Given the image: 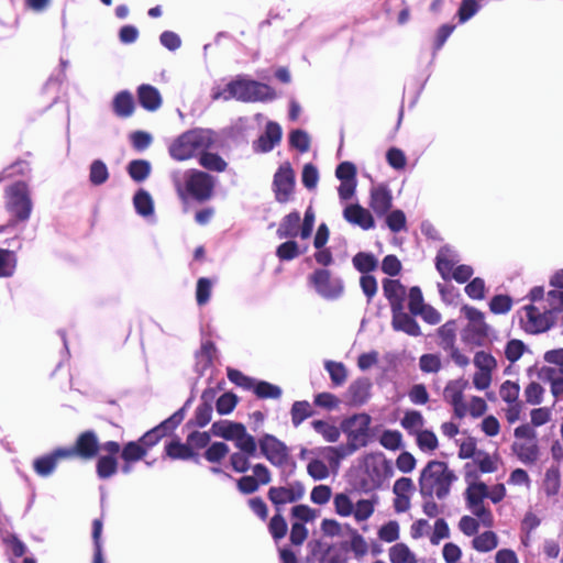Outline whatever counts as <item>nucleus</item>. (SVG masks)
Returning <instances> with one entry per match:
<instances>
[{"instance_id": "2f4dec72", "label": "nucleus", "mask_w": 563, "mask_h": 563, "mask_svg": "<svg viewBox=\"0 0 563 563\" xmlns=\"http://www.w3.org/2000/svg\"><path fill=\"white\" fill-rule=\"evenodd\" d=\"M18 267V256L14 251L0 249V278L12 277Z\"/></svg>"}, {"instance_id": "69168bd1", "label": "nucleus", "mask_w": 563, "mask_h": 563, "mask_svg": "<svg viewBox=\"0 0 563 563\" xmlns=\"http://www.w3.org/2000/svg\"><path fill=\"white\" fill-rule=\"evenodd\" d=\"M512 307V300L509 296H494L489 302L490 311L496 314L507 313Z\"/></svg>"}, {"instance_id": "603ef678", "label": "nucleus", "mask_w": 563, "mask_h": 563, "mask_svg": "<svg viewBox=\"0 0 563 563\" xmlns=\"http://www.w3.org/2000/svg\"><path fill=\"white\" fill-rule=\"evenodd\" d=\"M109 178V170L107 165L100 161L96 159L91 163L89 168V180L95 186H100L104 184Z\"/></svg>"}, {"instance_id": "58836bf2", "label": "nucleus", "mask_w": 563, "mask_h": 563, "mask_svg": "<svg viewBox=\"0 0 563 563\" xmlns=\"http://www.w3.org/2000/svg\"><path fill=\"white\" fill-rule=\"evenodd\" d=\"M400 423L405 430L415 435L422 430L424 418L419 411L409 410L405 412Z\"/></svg>"}, {"instance_id": "de8ad7c7", "label": "nucleus", "mask_w": 563, "mask_h": 563, "mask_svg": "<svg viewBox=\"0 0 563 563\" xmlns=\"http://www.w3.org/2000/svg\"><path fill=\"white\" fill-rule=\"evenodd\" d=\"M130 177L137 183L145 180L151 173V164L144 159L132 161L128 166Z\"/></svg>"}, {"instance_id": "79ce46f5", "label": "nucleus", "mask_w": 563, "mask_h": 563, "mask_svg": "<svg viewBox=\"0 0 563 563\" xmlns=\"http://www.w3.org/2000/svg\"><path fill=\"white\" fill-rule=\"evenodd\" d=\"M199 163L203 168L218 173L224 172L228 166L220 155L208 151L201 153Z\"/></svg>"}, {"instance_id": "bf43d9fd", "label": "nucleus", "mask_w": 563, "mask_h": 563, "mask_svg": "<svg viewBox=\"0 0 563 563\" xmlns=\"http://www.w3.org/2000/svg\"><path fill=\"white\" fill-rule=\"evenodd\" d=\"M289 143L301 153H306L310 147V137L303 130H294L289 135Z\"/></svg>"}, {"instance_id": "3c124183", "label": "nucleus", "mask_w": 563, "mask_h": 563, "mask_svg": "<svg viewBox=\"0 0 563 563\" xmlns=\"http://www.w3.org/2000/svg\"><path fill=\"white\" fill-rule=\"evenodd\" d=\"M324 368L329 373L331 382L335 386H341L345 383L347 378L346 368L343 363L341 362H334V361H327L324 363Z\"/></svg>"}, {"instance_id": "c85d7f7f", "label": "nucleus", "mask_w": 563, "mask_h": 563, "mask_svg": "<svg viewBox=\"0 0 563 563\" xmlns=\"http://www.w3.org/2000/svg\"><path fill=\"white\" fill-rule=\"evenodd\" d=\"M112 108L114 113L120 118H129L134 112V100L131 92L123 90L115 95Z\"/></svg>"}, {"instance_id": "c756f323", "label": "nucleus", "mask_w": 563, "mask_h": 563, "mask_svg": "<svg viewBox=\"0 0 563 563\" xmlns=\"http://www.w3.org/2000/svg\"><path fill=\"white\" fill-rule=\"evenodd\" d=\"M465 316L468 320V330L477 336H486L488 327L485 322L484 313L476 308L466 307Z\"/></svg>"}, {"instance_id": "a19ab883", "label": "nucleus", "mask_w": 563, "mask_h": 563, "mask_svg": "<svg viewBox=\"0 0 563 563\" xmlns=\"http://www.w3.org/2000/svg\"><path fill=\"white\" fill-rule=\"evenodd\" d=\"M147 454V448H144L139 441L128 442L121 452L124 462H137Z\"/></svg>"}, {"instance_id": "423d86ee", "label": "nucleus", "mask_w": 563, "mask_h": 563, "mask_svg": "<svg viewBox=\"0 0 563 563\" xmlns=\"http://www.w3.org/2000/svg\"><path fill=\"white\" fill-rule=\"evenodd\" d=\"M183 178L185 180V190L196 200L205 201L211 197L214 180L209 174L196 169L186 172L184 176L179 172L173 173V183L181 197L184 196Z\"/></svg>"}, {"instance_id": "dca6fc26", "label": "nucleus", "mask_w": 563, "mask_h": 563, "mask_svg": "<svg viewBox=\"0 0 563 563\" xmlns=\"http://www.w3.org/2000/svg\"><path fill=\"white\" fill-rule=\"evenodd\" d=\"M466 386V380L454 379L450 380L443 390L445 401L453 406L454 413L459 418H463L467 413V406L463 399V393Z\"/></svg>"}, {"instance_id": "4be33fe9", "label": "nucleus", "mask_w": 563, "mask_h": 563, "mask_svg": "<svg viewBox=\"0 0 563 563\" xmlns=\"http://www.w3.org/2000/svg\"><path fill=\"white\" fill-rule=\"evenodd\" d=\"M343 217L347 222L358 225L364 230H368L375 227V222L371 212L360 205L346 206L343 211Z\"/></svg>"}, {"instance_id": "e433bc0d", "label": "nucleus", "mask_w": 563, "mask_h": 563, "mask_svg": "<svg viewBox=\"0 0 563 563\" xmlns=\"http://www.w3.org/2000/svg\"><path fill=\"white\" fill-rule=\"evenodd\" d=\"M543 379L550 384L551 393L555 398L563 395V372L555 367H545L542 371Z\"/></svg>"}, {"instance_id": "1a4fd4ad", "label": "nucleus", "mask_w": 563, "mask_h": 563, "mask_svg": "<svg viewBox=\"0 0 563 563\" xmlns=\"http://www.w3.org/2000/svg\"><path fill=\"white\" fill-rule=\"evenodd\" d=\"M309 283L313 286L316 292L327 300H335L344 291L343 280L324 268L316 269L309 276Z\"/></svg>"}, {"instance_id": "8fccbe9b", "label": "nucleus", "mask_w": 563, "mask_h": 563, "mask_svg": "<svg viewBox=\"0 0 563 563\" xmlns=\"http://www.w3.org/2000/svg\"><path fill=\"white\" fill-rule=\"evenodd\" d=\"M352 262L354 267L363 274L374 271L378 264L377 258L372 253L366 252L357 253Z\"/></svg>"}, {"instance_id": "473e14b6", "label": "nucleus", "mask_w": 563, "mask_h": 563, "mask_svg": "<svg viewBox=\"0 0 563 563\" xmlns=\"http://www.w3.org/2000/svg\"><path fill=\"white\" fill-rule=\"evenodd\" d=\"M391 563H418L415 553L405 543H396L388 550Z\"/></svg>"}, {"instance_id": "f3484780", "label": "nucleus", "mask_w": 563, "mask_h": 563, "mask_svg": "<svg viewBox=\"0 0 563 563\" xmlns=\"http://www.w3.org/2000/svg\"><path fill=\"white\" fill-rule=\"evenodd\" d=\"M75 448L77 457L82 460L95 459L100 451V442L96 432L92 430L81 432L75 441Z\"/></svg>"}, {"instance_id": "7c9ffc66", "label": "nucleus", "mask_w": 563, "mask_h": 563, "mask_svg": "<svg viewBox=\"0 0 563 563\" xmlns=\"http://www.w3.org/2000/svg\"><path fill=\"white\" fill-rule=\"evenodd\" d=\"M299 223H300L299 212H291V213L287 214L283 219V221L277 230L278 236L280 239H286V238H295L298 234L300 235Z\"/></svg>"}, {"instance_id": "ddd939ff", "label": "nucleus", "mask_w": 563, "mask_h": 563, "mask_svg": "<svg viewBox=\"0 0 563 563\" xmlns=\"http://www.w3.org/2000/svg\"><path fill=\"white\" fill-rule=\"evenodd\" d=\"M258 445L262 454L275 466H283L287 463L289 452L287 445L272 434H264Z\"/></svg>"}, {"instance_id": "774afa93", "label": "nucleus", "mask_w": 563, "mask_h": 563, "mask_svg": "<svg viewBox=\"0 0 563 563\" xmlns=\"http://www.w3.org/2000/svg\"><path fill=\"white\" fill-rule=\"evenodd\" d=\"M228 453H229V446L225 443L214 442L205 452V457L209 462L216 463V462L221 461Z\"/></svg>"}, {"instance_id": "cd10ccee", "label": "nucleus", "mask_w": 563, "mask_h": 563, "mask_svg": "<svg viewBox=\"0 0 563 563\" xmlns=\"http://www.w3.org/2000/svg\"><path fill=\"white\" fill-rule=\"evenodd\" d=\"M372 383L368 378H358L349 387V396L354 405L365 404L371 396Z\"/></svg>"}, {"instance_id": "7ed1b4c3", "label": "nucleus", "mask_w": 563, "mask_h": 563, "mask_svg": "<svg viewBox=\"0 0 563 563\" xmlns=\"http://www.w3.org/2000/svg\"><path fill=\"white\" fill-rule=\"evenodd\" d=\"M216 142V134L210 129L195 128L181 133L169 145V155L175 161H187L208 151Z\"/></svg>"}, {"instance_id": "6e6d98bb", "label": "nucleus", "mask_w": 563, "mask_h": 563, "mask_svg": "<svg viewBox=\"0 0 563 563\" xmlns=\"http://www.w3.org/2000/svg\"><path fill=\"white\" fill-rule=\"evenodd\" d=\"M335 512L341 517L352 516L354 512V503L346 494H336L333 499Z\"/></svg>"}, {"instance_id": "c03bdc74", "label": "nucleus", "mask_w": 563, "mask_h": 563, "mask_svg": "<svg viewBox=\"0 0 563 563\" xmlns=\"http://www.w3.org/2000/svg\"><path fill=\"white\" fill-rule=\"evenodd\" d=\"M376 503V498L357 500L354 505V519L357 522H363L369 519L374 514Z\"/></svg>"}, {"instance_id": "bb28decb", "label": "nucleus", "mask_w": 563, "mask_h": 563, "mask_svg": "<svg viewBox=\"0 0 563 563\" xmlns=\"http://www.w3.org/2000/svg\"><path fill=\"white\" fill-rule=\"evenodd\" d=\"M216 353V346L211 341H205L200 350L195 354V371L198 375H203L211 366Z\"/></svg>"}, {"instance_id": "a878e982", "label": "nucleus", "mask_w": 563, "mask_h": 563, "mask_svg": "<svg viewBox=\"0 0 563 563\" xmlns=\"http://www.w3.org/2000/svg\"><path fill=\"white\" fill-rule=\"evenodd\" d=\"M214 390L207 389L202 393L201 404L197 407L195 412V422L199 427L207 426L212 418V401L214 398Z\"/></svg>"}, {"instance_id": "5fc2aeb1", "label": "nucleus", "mask_w": 563, "mask_h": 563, "mask_svg": "<svg viewBox=\"0 0 563 563\" xmlns=\"http://www.w3.org/2000/svg\"><path fill=\"white\" fill-rule=\"evenodd\" d=\"M474 463L482 473H494L498 468V459L484 451H478Z\"/></svg>"}, {"instance_id": "13d9d810", "label": "nucleus", "mask_w": 563, "mask_h": 563, "mask_svg": "<svg viewBox=\"0 0 563 563\" xmlns=\"http://www.w3.org/2000/svg\"><path fill=\"white\" fill-rule=\"evenodd\" d=\"M307 472L314 481L325 479L330 474L329 466L319 459H313L308 463Z\"/></svg>"}, {"instance_id": "37998d69", "label": "nucleus", "mask_w": 563, "mask_h": 563, "mask_svg": "<svg viewBox=\"0 0 563 563\" xmlns=\"http://www.w3.org/2000/svg\"><path fill=\"white\" fill-rule=\"evenodd\" d=\"M497 545L498 538L493 531H485L473 539V548L478 552H489Z\"/></svg>"}, {"instance_id": "aec40b11", "label": "nucleus", "mask_w": 563, "mask_h": 563, "mask_svg": "<svg viewBox=\"0 0 563 563\" xmlns=\"http://www.w3.org/2000/svg\"><path fill=\"white\" fill-rule=\"evenodd\" d=\"M383 291L389 302L391 311L405 308L407 289L399 280L385 279L383 282Z\"/></svg>"}, {"instance_id": "f257e3e1", "label": "nucleus", "mask_w": 563, "mask_h": 563, "mask_svg": "<svg viewBox=\"0 0 563 563\" xmlns=\"http://www.w3.org/2000/svg\"><path fill=\"white\" fill-rule=\"evenodd\" d=\"M274 97L275 92L269 86L241 75L223 88L216 86L211 90V99L214 101L235 99L242 102H256L273 100Z\"/></svg>"}, {"instance_id": "0eeeda50", "label": "nucleus", "mask_w": 563, "mask_h": 563, "mask_svg": "<svg viewBox=\"0 0 563 563\" xmlns=\"http://www.w3.org/2000/svg\"><path fill=\"white\" fill-rule=\"evenodd\" d=\"M547 308L540 311L537 307L528 305L523 308L525 316L521 318L525 330L530 333H540L549 330L556 320L558 313L563 309H555L545 296Z\"/></svg>"}, {"instance_id": "680f3d73", "label": "nucleus", "mask_w": 563, "mask_h": 563, "mask_svg": "<svg viewBox=\"0 0 563 563\" xmlns=\"http://www.w3.org/2000/svg\"><path fill=\"white\" fill-rule=\"evenodd\" d=\"M212 290V283L209 278L201 277L197 282L196 288V300L199 306L206 305L210 297Z\"/></svg>"}, {"instance_id": "5701e85b", "label": "nucleus", "mask_w": 563, "mask_h": 563, "mask_svg": "<svg viewBox=\"0 0 563 563\" xmlns=\"http://www.w3.org/2000/svg\"><path fill=\"white\" fill-rule=\"evenodd\" d=\"M459 262L460 257L456 251L450 246H443L438 252L435 266L442 278L448 280L451 278V272Z\"/></svg>"}, {"instance_id": "0e129e2a", "label": "nucleus", "mask_w": 563, "mask_h": 563, "mask_svg": "<svg viewBox=\"0 0 563 563\" xmlns=\"http://www.w3.org/2000/svg\"><path fill=\"white\" fill-rule=\"evenodd\" d=\"M474 365L479 371L493 372L497 367L495 357L484 351H479L474 356Z\"/></svg>"}, {"instance_id": "f8f14e48", "label": "nucleus", "mask_w": 563, "mask_h": 563, "mask_svg": "<svg viewBox=\"0 0 563 563\" xmlns=\"http://www.w3.org/2000/svg\"><path fill=\"white\" fill-rule=\"evenodd\" d=\"M295 188V174L288 163L279 166L274 175L273 190L278 202H288Z\"/></svg>"}, {"instance_id": "a18cd8bd", "label": "nucleus", "mask_w": 563, "mask_h": 563, "mask_svg": "<svg viewBox=\"0 0 563 563\" xmlns=\"http://www.w3.org/2000/svg\"><path fill=\"white\" fill-rule=\"evenodd\" d=\"M561 487L560 471L556 467H550L547 470L543 479V490L547 496H555Z\"/></svg>"}, {"instance_id": "2eb2a0df", "label": "nucleus", "mask_w": 563, "mask_h": 563, "mask_svg": "<svg viewBox=\"0 0 563 563\" xmlns=\"http://www.w3.org/2000/svg\"><path fill=\"white\" fill-rule=\"evenodd\" d=\"M305 486L298 482L287 483L285 486H273L268 490L269 500L276 506L291 504L300 500L305 495Z\"/></svg>"}, {"instance_id": "4d7b16f0", "label": "nucleus", "mask_w": 563, "mask_h": 563, "mask_svg": "<svg viewBox=\"0 0 563 563\" xmlns=\"http://www.w3.org/2000/svg\"><path fill=\"white\" fill-rule=\"evenodd\" d=\"M415 437L418 446L424 452L434 451L438 448V438L432 431L421 430Z\"/></svg>"}, {"instance_id": "6e6552de", "label": "nucleus", "mask_w": 563, "mask_h": 563, "mask_svg": "<svg viewBox=\"0 0 563 563\" xmlns=\"http://www.w3.org/2000/svg\"><path fill=\"white\" fill-rule=\"evenodd\" d=\"M390 473V464L383 455H367L363 463L361 486L365 492L379 488Z\"/></svg>"}, {"instance_id": "393cba45", "label": "nucleus", "mask_w": 563, "mask_h": 563, "mask_svg": "<svg viewBox=\"0 0 563 563\" xmlns=\"http://www.w3.org/2000/svg\"><path fill=\"white\" fill-rule=\"evenodd\" d=\"M140 104L147 111H156L162 106V96L157 88L143 84L137 88Z\"/></svg>"}, {"instance_id": "f03ea898", "label": "nucleus", "mask_w": 563, "mask_h": 563, "mask_svg": "<svg viewBox=\"0 0 563 563\" xmlns=\"http://www.w3.org/2000/svg\"><path fill=\"white\" fill-rule=\"evenodd\" d=\"M457 476L445 462L430 461L419 477V492L423 498L445 499Z\"/></svg>"}, {"instance_id": "338daca9", "label": "nucleus", "mask_w": 563, "mask_h": 563, "mask_svg": "<svg viewBox=\"0 0 563 563\" xmlns=\"http://www.w3.org/2000/svg\"><path fill=\"white\" fill-rule=\"evenodd\" d=\"M419 367L424 373H438L441 369V360L437 354H423L419 360Z\"/></svg>"}, {"instance_id": "412c9836", "label": "nucleus", "mask_w": 563, "mask_h": 563, "mask_svg": "<svg viewBox=\"0 0 563 563\" xmlns=\"http://www.w3.org/2000/svg\"><path fill=\"white\" fill-rule=\"evenodd\" d=\"M282 128L278 123L269 121L265 132L254 143V150L261 153L271 152L282 140Z\"/></svg>"}, {"instance_id": "49530a36", "label": "nucleus", "mask_w": 563, "mask_h": 563, "mask_svg": "<svg viewBox=\"0 0 563 563\" xmlns=\"http://www.w3.org/2000/svg\"><path fill=\"white\" fill-rule=\"evenodd\" d=\"M96 468L99 478H110L118 471V461L115 456H100L97 461Z\"/></svg>"}, {"instance_id": "9b49d317", "label": "nucleus", "mask_w": 563, "mask_h": 563, "mask_svg": "<svg viewBox=\"0 0 563 563\" xmlns=\"http://www.w3.org/2000/svg\"><path fill=\"white\" fill-rule=\"evenodd\" d=\"M369 424L371 417L367 413H357L345 419L341 428L346 434L347 440L361 449L368 443Z\"/></svg>"}, {"instance_id": "864d4df0", "label": "nucleus", "mask_w": 563, "mask_h": 563, "mask_svg": "<svg viewBox=\"0 0 563 563\" xmlns=\"http://www.w3.org/2000/svg\"><path fill=\"white\" fill-rule=\"evenodd\" d=\"M57 462L52 453L41 456L33 462L34 471L42 477H47L55 471Z\"/></svg>"}, {"instance_id": "20e7f679", "label": "nucleus", "mask_w": 563, "mask_h": 563, "mask_svg": "<svg viewBox=\"0 0 563 563\" xmlns=\"http://www.w3.org/2000/svg\"><path fill=\"white\" fill-rule=\"evenodd\" d=\"M470 466L468 463L465 465V482L467 487L464 495L467 508L485 526H490L493 522L492 511L484 505V500L488 495V486L479 481L476 472L468 470Z\"/></svg>"}, {"instance_id": "4468645a", "label": "nucleus", "mask_w": 563, "mask_h": 563, "mask_svg": "<svg viewBox=\"0 0 563 563\" xmlns=\"http://www.w3.org/2000/svg\"><path fill=\"white\" fill-rule=\"evenodd\" d=\"M184 417L185 410L181 408L172 415L168 419L164 420L162 423L147 431L143 437L140 438L139 442L143 444L144 448H147L148 451L151 448L157 444L162 438L172 432L183 421Z\"/></svg>"}, {"instance_id": "e2e57ef3", "label": "nucleus", "mask_w": 563, "mask_h": 563, "mask_svg": "<svg viewBox=\"0 0 563 563\" xmlns=\"http://www.w3.org/2000/svg\"><path fill=\"white\" fill-rule=\"evenodd\" d=\"M268 529H269V532L273 536V538L275 540H279L286 536L288 526H287L285 518L279 512H277L271 519Z\"/></svg>"}, {"instance_id": "052dcab7", "label": "nucleus", "mask_w": 563, "mask_h": 563, "mask_svg": "<svg viewBox=\"0 0 563 563\" xmlns=\"http://www.w3.org/2000/svg\"><path fill=\"white\" fill-rule=\"evenodd\" d=\"M101 532H102V522L99 519L93 520L92 526V539L95 544V553H93V563H104V559L102 555V545H101Z\"/></svg>"}, {"instance_id": "09e8293b", "label": "nucleus", "mask_w": 563, "mask_h": 563, "mask_svg": "<svg viewBox=\"0 0 563 563\" xmlns=\"http://www.w3.org/2000/svg\"><path fill=\"white\" fill-rule=\"evenodd\" d=\"M290 415L291 423L297 428L312 415L311 406L306 400L295 401L291 406Z\"/></svg>"}, {"instance_id": "6ab92c4d", "label": "nucleus", "mask_w": 563, "mask_h": 563, "mask_svg": "<svg viewBox=\"0 0 563 563\" xmlns=\"http://www.w3.org/2000/svg\"><path fill=\"white\" fill-rule=\"evenodd\" d=\"M391 327L395 331L404 332L410 336L422 334L420 325L410 314L405 312V308L391 311Z\"/></svg>"}, {"instance_id": "c9c22d12", "label": "nucleus", "mask_w": 563, "mask_h": 563, "mask_svg": "<svg viewBox=\"0 0 563 563\" xmlns=\"http://www.w3.org/2000/svg\"><path fill=\"white\" fill-rule=\"evenodd\" d=\"M311 426L327 442L333 443L340 438V429L327 420H313Z\"/></svg>"}, {"instance_id": "ea45409f", "label": "nucleus", "mask_w": 563, "mask_h": 563, "mask_svg": "<svg viewBox=\"0 0 563 563\" xmlns=\"http://www.w3.org/2000/svg\"><path fill=\"white\" fill-rule=\"evenodd\" d=\"M166 454L174 460H189L194 456L192 450L189 448L188 442L181 443L178 440H173L165 446Z\"/></svg>"}, {"instance_id": "a211bd4d", "label": "nucleus", "mask_w": 563, "mask_h": 563, "mask_svg": "<svg viewBox=\"0 0 563 563\" xmlns=\"http://www.w3.org/2000/svg\"><path fill=\"white\" fill-rule=\"evenodd\" d=\"M393 205L391 191L386 185L379 184L371 189L369 207L377 216H385Z\"/></svg>"}, {"instance_id": "f704fd0d", "label": "nucleus", "mask_w": 563, "mask_h": 563, "mask_svg": "<svg viewBox=\"0 0 563 563\" xmlns=\"http://www.w3.org/2000/svg\"><path fill=\"white\" fill-rule=\"evenodd\" d=\"M251 390L262 399H278L280 398L283 390L279 386L271 384L265 380H254V385Z\"/></svg>"}, {"instance_id": "b1692460", "label": "nucleus", "mask_w": 563, "mask_h": 563, "mask_svg": "<svg viewBox=\"0 0 563 563\" xmlns=\"http://www.w3.org/2000/svg\"><path fill=\"white\" fill-rule=\"evenodd\" d=\"M511 449L518 460L523 464H533L539 459L537 440L515 441Z\"/></svg>"}, {"instance_id": "72a5a7b5", "label": "nucleus", "mask_w": 563, "mask_h": 563, "mask_svg": "<svg viewBox=\"0 0 563 563\" xmlns=\"http://www.w3.org/2000/svg\"><path fill=\"white\" fill-rule=\"evenodd\" d=\"M133 205L136 212L144 218L151 217L154 213V201L151 195L144 189L136 191L133 198Z\"/></svg>"}, {"instance_id": "4c0bfd02", "label": "nucleus", "mask_w": 563, "mask_h": 563, "mask_svg": "<svg viewBox=\"0 0 563 563\" xmlns=\"http://www.w3.org/2000/svg\"><path fill=\"white\" fill-rule=\"evenodd\" d=\"M439 344L445 351L455 346L456 323L454 320L445 322L438 329Z\"/></svg>"}, {"instance_id": "9d476101", "label": "nucleus", "mask_w": 563, "mask_h": 563, "mask_svg": "<svg viewBox=\"0 0 563 563\" xmlns=\"http://www.w3.org/2000/svg\"><path fill=\"white\" fill-rule=\"evenodd\" d=\"M225 440L233 441L240 452L249 455H255L257 444L255 438L247 433L245 427L238 422H224L218 432Z\"/></svg>"}, {"instance_id": "39448f33", "label": "nucleus", "mask_w": 563, "mask_h": 563, "mask_svg": "<svg viewBox=\"0 0 563 563\" xmlns=\"http://www.w3.org/2000/svg\"><path fill=\"white\" fill-rule=\"evenodd\" d=\"M5 210L11 214L10 224L26 222L33 210L29 186L25 181H16L4 190Z\"/></svg>"}]
</instances>
